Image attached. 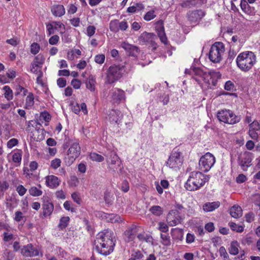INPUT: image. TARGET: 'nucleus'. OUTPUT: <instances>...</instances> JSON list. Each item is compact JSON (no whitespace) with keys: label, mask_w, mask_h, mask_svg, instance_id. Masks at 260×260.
Returning <instances> with one entry per match:
<instances>
[{"label":"nucleus","mask_w":260,"mask_h":260,"mask_svg":"<svg viewBox=\"0 0 260 260\" xmlns=\"http://www.w3.org/2000/svg\"><path fill=\"white\" fill-rule=\"evenodd\" d=\"M95 249L96 251L104 255L110 254L114 249L115 240L112 231L106 230L100 232L94 240Z\"/></svg>","instance_id":"1"},{"label":"nucleus","mask_w":260,"mask_h":260,"mask_svg":"<svg viewBox=\"0 0 260 260\" xmlns=\"http://www.w3.org/2000/svg\"><path fill=\"white\" fill-rule=\"evenodd\" d=\"M256 62L255 54L252 51H246L240 53L236 58V64L243 72L249 71Z\"/></svg>","instance_id":"2"},{"label":"nucleus","mask_w":260,"mask_h":260,"mask_svg":"<svg viewBox=\"0 0 260 260\" xmlns=\"http://www.w3.org/2000/svg\"><path fill=\"white\" fill-rule=\"evenodd\" d=\"M207 180L206 176L202 173L193 171L189 174L184 186L187 190L190 191L197 190L202 187Z\"/></svg>","instance_id":"3"},{"label":"nucleus","mask_w":260,"mask_h":260,"mask_svg":"<svg viewBox=\"0 0 260 260\" xmlns=\"http://www.w3.org/2000/svg\"><path fill=\"white\" fill-rule=\"evenodd\" d=\"M123 71V66L115 64L111 66L106 73L105 84H111L118 81L122 77Z\"/></svg>","instance_id":"4"},{"label":"nucleus","mask_w":260,"mask_h":260,"mask_svg":"<svg viewBox=\"0 0 260 260\" xmlns=\"http://www.w3.org/2000/svg\"><path fill=\"white\" fill-rule=\"evenodd\" d=\"M224 52V46L221 42H215L212 45L209 53L210 60L214 63L219 62Z\"/></svg>","instance_id":"5"},{"label":"nucleus","mask_w":260,"mask_h":260,"mask_svg":"<svg viewBox=\"0 0 260 260\" xmlns=\"http://www.w3.org/2000/svg\"><path fill=\"white\" fill-rule=\"evenodd\" d=\"M218 119L225 123L234 124L238 123L240 120V117L236 116L230 110H221L217 113Z\"/></svg>","instance_id":"6"},{"label":"nucleus","mask_w":260,"mask_h":260,"mask_svg":"<svg viewBox=\"0 0 260 260\" xmlns=\"http://www.w3.org/2000/svg\"><path fill=\"white\" fill-rule=\"evenodd\" d=\"M183 161L181 152L175 148L172 151L167 162V166L171 169L177 170L181 167Z\"/></svg>","instance_id":"7"},{"label":"nucleus","mask_w":260,"mask_h":260,"mask_svg":"<svg viewBox=\"0 0 260 260\" xmlns=\"http://www.w3.org/2000/svg\"><path fill=\"white\" fill-rule=\"evenodd\" d=\"M110 170L116 172L120 167L121 161L119 157L114 151L109 150L104 154Z\"/></svg>","instance_id":"8"},{"label":"nucleus","mask_w":260,"mask_h":260,"mask_svg":"<svg viewBox=\"0 0 260 260\" xmlns=\"http://www.w3.org/2000/svg\"><path fill=\"white\" fill-rule=\"evenodd\" d=\"M215 162V158L211 153L208 152L202 156L199 161L200 170L207 172L210 170Z\"/></svg>","instance_id":"9"},{"label":"nucleus","mask_w":260,"mask_h":260,"mask_svg":"<svg viewBox=\"0 0 260 260\" xmlns=\"http://www.w3.org/2000/svg\"><path fill=\"white\" fill-rule=\"evenodd\" d=\"M156 39L157 37L154 34L144 31L139 37L138 41L141 45H148L155 49L157 47L155 43Z\"/></svg>","instance_id":"10"},{"label":"nucleus","mask_w":260,"mask_h":260,"mask_svg":"<svg viewBox=\"0 0 260 260\" xmlns=\"http://www.w3.org/2000/svg\"><path fill=\"white\" fill-rule=\"evenodd\" d=\"M81 148L78 143L72 144L68 151L67 156L66 157L69 165L73 164L80 154Z\"/></svg>","instance_id":"11"},{"label":"nucleus","mask_w":260,"mask_h":260,"mask_svg":"<svg viewBox=\"0 0 260 260\" xmlns=\"http://www.w3.org/2000/svg\"><path fill=\"white\" fill-rule=\"evenodd\" d=\"M183 218L182 215H179L178 210H171L167 216V221L171 226H174L180 223Z\"/></svg>","instance_id":"12"},{"label":"nucleus","mask_w":260,"mask_h":260,"mask_svg":"<svg viewBox=\"0 0 260 260\" xmlns=\"http://www.w3.org/2000/svg\"><path fill=\"white\" fill-rule=\"evenodd\" d=\"M205 15V12L202 10L189 11L186 14L188 20L194 24H198Z\"/></svg>","instance_id":"13"},{"label":"nucleus","mask_w":260,"mask_h":260,"mask_svg":"<svg viewBox=\"0 0 260 260\" xmlns=\"http://www.w3.org/2000/svg\"><path fill=\"white\" fill-rule=\"evenodd\" d=\"M251 153L249 152L241 153L238 157V164L243 171H246L247 168L251 165Z\"/></svg>","instance_id":"14"},{"label":"nucleus","mask_w":260,"mask_h":260,"mask_svg":"<svg viewBox=\"0 0 260 260\" xmlns=\"http://www.w3.org/2000/svg\"><path fill=\"white\" fill-rule=\"evenodd\" d=\"M42 200L43 201L42 209L43 216L45 217L49 216L54 210V205L50 198L47 196H43Z\"/></svg>","instance_id":"15"},{"label":"nucleus","mask_w":260,"mask_h":260,"mask_svg":"<svg viewBox=\"0 0 260 260\" xmlns=\"http://www.w3.org/2000/svg\"><path fill=\"white\" fill-rule=\"evenodd\" d=\"M111 102L113 104H119L125 98L124 91L119 88H114L111 91Z\"/></svg>","instance_id":"16"},{"label":"nucleus","mask_w":260,"mask_h":260,"mask_svg":"<svg viewBox=\"0 0 260 260\" xmlns=\"http://www.w3.org/2000/svg\"><path fill=\"white\" fill-rule=\"evenodd\" d=\"M107 117L109 121L112 124H119L121 122L122 114L120 111L115 110H111L107 113Z\"/></svg>","instance_id":"17"},{"label":"nucleus","mask_w":260,"mask_h":260,"mask_svg":"<svg viewBox=\"0 0 260 260\" xmlns=\"http://www.w3.org/2000/svg\"><path fill=\"white\" fill-rule=\"evenodd\" d=\"M155 27L161 42L165 44H167V38L165 32L163 21L162 20L158 21L155 24Z\"/></svg>","instance_id":"18"},{"label":"nucleus","mask_w":260,"mask_h":260,"mask_svg":"<svg viewBox=\"0 0 260 260\" xmlns=\"http://www.w3.org/2000/svg\"><path fill=\"white\" fill-rule=\"evenodd\" d=\"M60 181L54 175H48L45 177V184L50 188H56L60 184Z\"/></svg>","instance_id":"19"},{"label":"nucleus","mask_w":260,"mask_h":260,"mask_svg":"<svg viewBox=\"0 0 260 260\" xmlns=\"http://www.w3.org/2000/svg\"><path fill=\"white\" fill-rule=\"evenodd\" d=\"M137 229L135 226L128 228L124 233V239L127 242L133 241L135 238Z\"/></svg>","instance_id":"20"},{"label":"nucleus","mask_w":260,"mask_h":260,"mask_svg":"<svg viewBox=\"0 0 260 260\" xmlns=\"http://www.w3.org/2000/svg\"><path fill=\"white\" fill-rule=\"evenodd\" d=\"M21 253L25 256H34L39 255L38 251L31 244L24 246L21 249Z\"/></svg>","instance_id":"21"},{"label":"nucleus","mask_w":260,"mask_h":260,"mask_svg":"<svg viewBox=\"0 0 260 260\" xmlns=\"http://www.w3.org/2000/svg\"><path fill=\"white\" fill-rule=\"evenodd\" d=\"M190 72L191 74L200 77L203 80H208V78L210 74V73L204 71L202 69L199 67H192Z\"/></svg>","instance_id":"22"},{"label":"nucleus","mask_w":260,"mask_h":260,"mask_svg":"<svg viewBox=\"0 0 260 260\" xmlns=\"http://www.w3.org/2000/svg\"><path fill=\"white\" fill-rule=\"evenodd\" d=\"M121 46L128 52L129 55L135 56L138 53L139 48L136 46L131 45L126 42H123L122 43Z\"/></svg>","instance_id":"23"},{"label":"nucleus","mask_w":260,"mask_h":260,"mask_svg":"<svg viewBox=\"0 0 260 260\" xmlns=\"http://www.w3.org/2000/svg\"><path fill=\"white\" fill-rule=\"evenodd\" d=\"M231 216L234 218H239L243 214V211L241 207L238 205H235L229 209Z\"/></svg>","instance_id":"24"},{"label":"nucleus","mask_w":260,"mask_h":260,"mask_svg":"<svg viewBox=\"0 0 260 260\" xmlns=\"http://www.w3.org/2000/svg\"><path fill=\"white\" fill-rule=\"evenodd\" d=\"M51 11L52 14L56 17H61L66 13L65 9L61 5H53L51 8Z\"/></svg>","instance_id":"25"},{"label":"nucleus","mask_w":260,"mask_h":260,"mask_svg":"<svg viewBox=\"0 0 260 260\" xmlns=\"http://www.w3.org/2000/svg\"><path fill=\"white\" fill-rule=\"evenodd\" d=\"M220 203L219 201L207 202L203 206V210L206 212H212L219 207Z\"/></svg>","instance_id":"26"},{"label":"nucleus","mask_w":260,"mask_h":260,"mask_svg":"<svg viewBox=\"0 0 260 260\" xmlns=\"http://www.w3.org/2000/svg\"><path fill=\"white\" fill-rule=\"evenodd\" d=\"M239 247L240 245L237 241L232 242L229 248V253L232 255H237L239 253Z\"/></svg>","instance_id":"27"},{"label":"nucleus","mask_w":260,"mask_h":260,"mask_svg":"<svg viewBox=\"0 0 260 260\" xmlns=\"http://www.w3.org/2000/svg\"><path fill=\"white\" fill-rule=\"evenodd\" d=\"M95 78L93 75H90L86 82V87L91 91H94L95 90Z\"/></svg>","instance_id":"28"},{"label":"nucleus","mask_w":260,"mask_h":260,"mask_svg":"<svg viewBox=\"0 0 260 260\" xmlns=\"http://www.w3.org/2000/svg\"><path fill=\"white\" fill-rule=\"evenodd\" d=\"M44 61L45 57L42 54H39L35 57L32 63H33V66H35V67H41V68H42V65L44 63Z\"/></svg>","instance_id":"29"},{"label":"nucleus","mask_w":260,"mask_h":260,"mask_svg":"<svg viewBox=\"0 0 260 260\" xmlns=\"http://www.w3.org/2000/svg\"><path fill=\"white\" fill-rule=\"evenodd\" d=\"M150 212L152 214L157 216H159L162 214L164 210L159 206H153L149 209Z\"/></svg>","instance_id":"30"},{"label":"nucleus","mask_w":260,"mask_h":260,"mask_svg":"<svg viewBox=\"0 0 260 260\" xmlns=\"http://www.w3.org/2000/svg\"><path fill=\"white\" fill-rule=\"evenodd\" d=\"M3 90L5 91V98L8 101L12 100L13 98V91L10 87L6 85L3 87Z\"/></svg>","instance_id":"31"},{"label":"nucleus","mask_w":260,"mask_h":260,"mask_svg":"<svg viewBox=\"0 0 260 260\" xmlns=\"http://www.w3.org/2000/svg\"><path fill=\"white\" fill-rule=\"evenodd\" d=\"M137 238L141 242H151L152 240V238L150 235L145 233L138 234Z\"/></svg>","instance_id":"32"},{"label":"nucleus","mask_w":260,"mask_h":260,"mask_svg":"<svg viewBox=\"0 0 260 260\" xmlns=\"http://www.w3.org/2000/svg\"><path fill=\"white\" fill-rule=\"evenodd\" d=\"M28 192L32 197H39L43 193V191L36 186L31 187L28 190Z\"/></svg>","instance_id":"33"},{"label":"nucleus","mask_w":260,"mask_h":260,"mask_svg":"<svg viewBox=\"0 0 260 260\" xmlns=\"http://www.w3.org/2000/svg\"><path fill=\"white\" fill-rule=\"evenodd\" d=\"M69 221L70 217L69 216L62 217L60 219L59 223L58 225V228L60 229H65L68 226Z\"/></svg>","instance_id":"34"},{"label":"nucleus","mask_w":260,"mask_h":260,"mask_svg":"<svg viewBox=\"0 0 260 260\" xmlns=\"http://www.w3.org/2000/svg\"><path fill=\"white\" fill-rule=\"evenodd\" d=\"M229 225L232 231L237 233H242L244 231V226L238 225L235 222H230L229 223Z\"/></svg>","instance_id":"35"},{"label":"nucleus","mask_w":260,"mask_h":260,"mask_svg":"<svg viewBox=\"0 0 260 260\" xmlns=\"http://www.w3.org/2000/svg\"><path fill=\"white\" fill-rule=\"evenodd\" d=\"M119 21L117 20H112L109 25L110 30L113 32H118L119 31Z\"/></svg>","instance_id":"36"},{"label":"nucleus","mask_w":260,"mask_h":260,"mask_svg":"<svg viewBox=\"0 0 260 260\" xmlns=\"http://www.w3.org/2000/svg\"><path fill=\"white\" fill-rule=\"evenodd\" d=\"M160 238L161 239V243L163 245L165 246H169L171 244V241L170 236L168 234L165 233V234H161L160 235Z\"/></svg>","instance_id":"37"},{"label":"nucleus","mask_w":260,"mask_h":260,"mask_svg":"<svg viewBox=\"0 0 260 260\" xmlns=\"http://www.w3.org/2000/svg\"><path fill=\"white\" fill-rule=\"evenodd\" d=\"M90 158L93 161L102 162L104 160V158L101 155L95 152H92L89 155Z\"/></svg>","instance_id":"38"},{"label":"nucleus","mask_w":260,"mask_h":260,"mask_svg":"<svg viewBox=\"0 0 260 260\" xmlns=\"http://www.w3.org/2000/svg\"><path fill=\"white\" fill-rule=\"evenodd\" d=\"M22 159V153L21 151H17L12 155V160L15 163L20 164Z\"/></svg>","instance_id":"39"},{"label":"nucleus","mask_w":260,"mask_h":260,"mask_svg":"<svg viewBox=\"0 0 260 260\" xmlns=\"http://www.w3.org/2000/svg\"><path fill=\"white\" fill-rule=\"evenodd\" d=\"M61 162V161L59 158H56L51 161L50 167L52 169L56 170L60 166Z\"/></svg>","instance_id":"40"},{"label":"nucleus","mask_w":260,"mask_h":260,"mask_svg":"<svg viewBox=\"0 0 260 260\" xmlns=\"http://www.w3.org/2000/svg\"><path fill=\"white\" fill-rule=\"evenodd\" d=\"M240 6L242 10L245 13H249L250 12V7L245 0H241Z\"/></svg>","instance_id":"41"},{"label":"nucleus","mask_w":260,"mask_h":260,"mask_svg":"<svg viewBox=\"0 0 260 260\" xmlns=\"http://www.w3.org/2000/svg\"><path fill=\"white\" fill-rule=\"evenodd\" d=\"M131 256L138 260H141L143 258L144 255L140 250H137L133 251Z\"/></svg>","instance_id":"42"},{"label":"nucleus","mask_w":260,"mask_h":260,"mask_svg":"<svg viewBox=\"0 0 260 260\" xmlns=\"http://www.w3.org/2000/svg\"><path fill=\"white\" fill-rule=\"evenodd\" d=\"M40 49V46L37 43H33L30 46V52L33 54H37Z\"/></svg>","instance_id":"43"},{"label":"nucleus","mask_w":260,"mask_h":260,"mask_svg":"<svg viewBox=\"0 0 260 260\" xmlns=\"http://www.w3.org/2000/svg\"><path fill=\"white\" fill-rule=\"evenodd\" d=\"M69 185L71 187H76L78 185L79 183V180L76 176H72L71 177L69 181Z\"/></svg>","instance_id":"44"},{"label":"nucleus","mask_w":260,"mask_h":260,"mask_svg":"<svg viewBox=\"0 0 260 260\" xmlns=\"http://www.w3.org/2000/svg\"><path fill=\"white\" fill-rule=\"evenodd\" d=\"M194 5L195 4L193 3L192 0L183 1L180 4V6L182 8H190L192 6H194Z\"/></svg>","instance_id":"45"},{"label":"nucleus","mask_w":260,"mask_h":260,"mask_svg":"<svg viewBox=\"0 0 260 260\" xmlns=\"http://www.w3.org/2000/svg\"><path fill=\"white\" fill-rule=\"evenodd\" d=\"M34 104V97L32 93H29L26 98V105L28 106H32Z\"/></svg>","instance_id":"46"},{"label":"nucleus","mask_w":260,"mask_h":260,"mask_svg":"<svg viewBox=\"0 0 260 260\" xmlns=\"http://www.w3.org/2000/svg\"><path fill=\"white\" fill-rule=\"evenodd\" d=\"M156 15L154 14V11L152 10L148 11L144 16V19L146 21H150L155 17Z\"/></svg>","instance_id":"47"},{"label":"nucleus","mask_w":260,"mask_h":260,"mask_svg":"<svg viewBox=\"0 0 260 260\" xmlns=\"http://www.w3.org/2000/svg\"><path fill=\"white\" fill-rule=\"evenodd\" d=\"M72 198L73 201L78 205H80L82 202L80 194L78 192H74L72 194Z\"/></svg>","instance_id":"48"},{"label":"nucleus","mask_w":260,"mask_h":260,"mask_svg":"<svg viewBox=\"0 0 260 260\" xmlns=\"http://www.w3.org/2000/svg\"><path fill=\"white\" fill-rule=\"evenodd\" d=\"M47 30L48 32V35L50 36L54 34V29H56V26H54V25L51 23H49L46 25Z\"/></svg>","instance_id":"49"},{"label":"nucleus","mask_w":260,"mask_h":260,"mask_svg":"<svg viewBox=\"0 0 260 260\" xmlns=\"http://www.w3.org/2000/svg\"><path fill=\"white\" fill-rule=\"evenodd\" d=\"M105 60V56L103 54H98L95 56L94 61L99 64H102Z\"/></svg>","instance_id":"50"},{"label":"nucleus","mask_w":260,"mask_h":260,"mask_svg":"<svg viewBox=\"0 0 260 260\" xmlns=\"http://www.w3.org/2000/svg\"><path fill=\"white\" fill-rule=\"evenodd\" d=\"M51 119L50 115L46 111L43 112L40 114V119H43L46 122H48Z\"/></svg>","instance_id":"51"},{"label":"nucleus","mask_w":260,"mask_h":260,"mask_svg":"<svg viewBox=\"0 0 260 260\" xmlns=\"http://www.w3.org/2000/svg\"><path fill=\"white\" fill-rule=\"evenodd\" d=\"M158 226L159 230L162 232L167 233L169 230L168 226L164 222H159Z\"/></svg>","instance_id":"52"},{"label":"nucleus","mask_w":260,"mask_h":260,"mask_svg":"<svg viewBox=\"0 0 260 260\" xmlns=\"http://www.w3.org/2000/svg\"><path fill=\"white\" fill-rule=\"evenodd\" d=\"M59 40V37L58 36L54 35L49 39V43L52 45H56L58 43Z\"/></svg>","instance_id":"53"},{"label":"nucleus","mask_w":260,"mask_h":260,"mask_svg":"<svg viewBox=\"0 0 260 260\" xmlns=\"http://www.w3.org/2000/svg\"><path fill=\"white\" fill-rule=\"evenodd\" d=\"M174 207L175 208V209H173L172 210H178L179 215H182V214L184 212L185 209L182 205L176 203L174 204Z\"/></svg>","instance_id":"54"},{"label":"nucleus","mask_w":260,"mask_h":260,"mask_svg":"<svg viewBox=\"0 0 260 260\" xmlns=\"http://www.w3.org/2000/svg\"><path fill=\"white\" fill-rule=\"evenodd\" d=\"M249 126L250 129L258 131L260 129V124L256 120H254L251 123L249 124Z\"/></svg>","instance_id":"55"},{"label":"nucleus","mask_w":260,"mask_h":260,"mask_svg":"<svg viewBox=\"0 0 260 260\" xmlns=\"http://www.w3.org/2000/svg\"><path fill=\"white\" fill-rule=\"evenodd\" d=\"M87 35L88 37L92 36L95 31V27L93 25H89L87 27Z\"/></svg>","instance_id":"56"},{"label":"nucleus","mask_w":260,"mask_h":260,"mask_svg":"<svg viewBox=\"0 0 260 260\" xmlns=\"http://www.w3.org/2000/svg\"><path fill=\"white\" fill-rule=\"evenodd\" d=\"M219 252L220 254V255L223 257L224 259H227L229 257L228 253H227L225 248L221 246L220 247L219 249Z\"/></svg>","instance_id":"57"},{"label":"nucleus","mask_w":260,"mask_h":260,"mask_svg":"<svg viewBox=\"0 0 260 260\" xmlns=\"http://www.w3.org/2000/svg\"><path fill=\"white\" fill-rule=\"evenodd\" d=\"M72 203L70 201H67L63 204V207L66 210L71 211L72 212H75V209L71 207Z\"/></svg>","instance_id":"58"},{"label":"nucleus","mask_w":260,"mask_h":260,"mask_svg":"<svg viewBox=\"0 0 260 260\" xmlns=\"http://www.w3.org/2000/svg\"><path fill=\"white\" fill-rule=\"evenodd\" d=\"M254 214L252 212H249L246 214L245 216L246 221L250 223L254 219Z\"/></svg>","instance_id":"59"},{"label":"nucleus","mask_w":260,"mask_h":260,"mask_svg":"<svg viewBox=\"0 0 260 260\" xmlns=\"http://www.w3.org/2000/svg\"><path fill=\"white\" fill-rule=\"evenodd\" d=\"M16 190L20 196H23L26 192V189L22 185L17 186Z\"/></svg>","instance_id":"60"},{"label":"nucleus","mask_w":260,"mask_h":260,"mask_svg":"<svg viewBox=\"0 0 260 260\" xmlns=\"http://www.w3.org/2000/svg\"><path fill=\"white\" fill-rule=\"evenodd\" d=\"M41 68V67H35V66H33V63H31V68L30 71L32 73L36 74H42Z\"/></svg>","instance_id":"61"},{"label":"nucleus","mask_w":260,"mask_h":260,"mask_svg":"<svg viewBox=\"0 0 260 260\" xmlns=\"http://www.w3.org/2000/svg\"><path fill=\"white\" fill-rule=\"evenodd\" d=\"M24 217L21 211H16L15 213L14 220L17 222H19L23 219Z\"/></svg>","instance_id":"62"},{"label":"nucleus","mask_w":260,"mask_h":260,"mask_svg":"<svg viewBox=\"0 0 260 260\" xmlns=\"http://www.w3.org/2000/svg\"><path fill=\"white\" fill-rule=\"evenodd\" d=\"M18 144V140L16 139L13 138L7 142V146L9 148H12Z\"/></svg>","instance_id":"63"},{"label":"nucleus","mask_w":260,"mask_h":260,"mask_svg":"<svg viewBox=\"0 0 260 260\" xmlns=\"http://www.w3.org/2000/svg\"><path fill=\"white\" fill-rule=\"evenodd\" d=\"M71 109L76 114H78L80 112V107L77 103L72 104L71 105Z\"/></svg>","instance_id":"64"}]
</instances>
